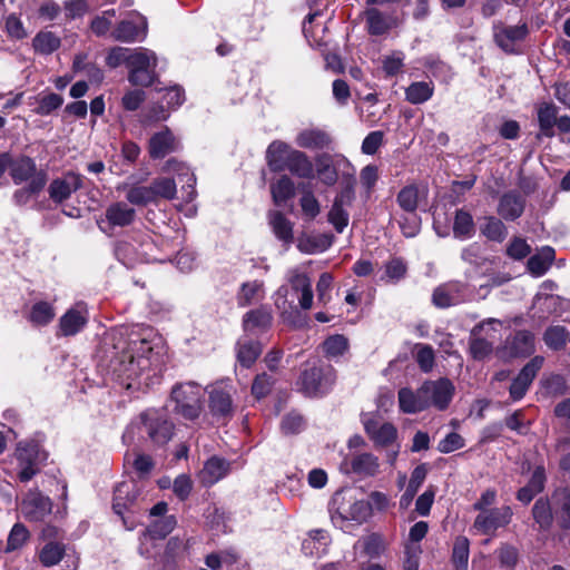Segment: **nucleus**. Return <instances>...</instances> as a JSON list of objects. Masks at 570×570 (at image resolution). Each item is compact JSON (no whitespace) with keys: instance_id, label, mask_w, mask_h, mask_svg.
I'll return each mask as SVG.
<instances>
[{"instance_id":"1","label":"nucleus","mask_w":570,"mask_h":570,"mask_svg":"<svg viewBox=\"0 0 570 570\" xmlns=\"http://www.w3.org/2000/svg\"><path fill=\"white\" fill-rule=\"evenodd\" d=\"M138 432L154 448H164L175 435V423L165 409H147L138 416Z\"/></svg>"},{"instance_id":"2","label":"nucleus","mask_w":570,"mask_h":570,"mask_svg":"<svg viewBox=\"0 0 570 570\" xmlns=\"http://www.w3.org/2000/svg\"><path fill=\"white\" fill-rule=\"evenodd\" d=\"M502 322L497 318H488L476 324L470 332L469 353L475 361H483L489 357L500 333Z\"/></svg>"},{"instance_id":"3","label":"nucleus","mask_w":570,"mask_h":570,"mask_svg":"<svg viewBox=\"0 0 570 570\" xmlns=\"http://www.w3.org/2000/svg\"><path fill=\"white\" fill-rule=\"evenodd\" d=\"M336 381V371L330 365L305 368L297 381L299 391L308 397H318L328 393Z\"/></svg>"},{"instance_id":"4","label":"nucleus","mask_w":570,"mask_h":570,"mask_svg":"<svg viewBox=\"0 0 570 570\" xmlns=\"http://www.w3.org/2000/svg\"><path fill=\"white\" fill-rule=\"evenodd\" d=\"M170 399L175 404L173 411L186 420H196L203 411L204 394L196 383L175 385Z\"/></svg>"},{"instance_id":"5","label":"nucleus","mask_w":570,"mask_h":570,"mask_svg":"<svg viewBox=\"0 0 570 570\" xmlns=\"http://www.w3.org/2000/svg\"><path fill=\"white\" fill-rule=\"evenodd\" d=\"M156 66L157 57L154 51L141 47L132 49L128 63V81L134 86H151Z\"/></svg>"},{"instance_id":"6","label":"nucleus","mask_w":570,"mask_h":570,"mask_svg":"<svg viewBox=\"0 0 570 570\" xmlns=\"http://www.w3.org/2000/svg\"><path fill=\"white\" fill-rule=\"evenodd\" d=\"M16 458L20 468L18 478L21 482H28L39 472V465L47 460V454L38 442L30 440L18 443Z\"/></svg>"},{"instance_id":"7","label":"nucleus","mask_w":570,"mask_h":570,"mask_svg":"<svg viewBox=\"0 0 570 570\" xmlns=\"http://www.w3.org/2000/svg\"><path fill=\"white\" fill-rule=\"evenodd\" d=\"M364 431L377 449L390 448L397 440V429L393 423L383 422L377 416H364Z\"/></svg>"},{"instance_id":"8","label":"nucleus","mask_w":570,"mask_h":570,"mask_svg":"<svg viewBox=\"0 0 570 570\" xmlns=\"http://www.w3.org/2000/svg\"><path fill=\"white\" fill-rule=\"evenodd\" d=\"M421 387L422 394L426 399L428 409L434 406L440 411L448 409L455 391L454 385L449 379L425 381Z\"/></svg>"},{"instance_id":"9","label":"nucleus","mask_w":570,"mask_h":570,"mask_svg":"<svg viewBox=\"0 0 570 570\" xmlns=\"http://www.w3.org/2000/svg\"><path fill=\"white\" fill-rule=\"evenodd\" d=\"M20 511L28 521H42L52 511V501L38 489L29 490L23 497Z\"/></svg>"},{"instance_id":"10","label":"nucleus","mask_w":570,"mask_h":570,"mask_svg":"<svg viewBox=\"0 0 570 570\" xmlns=\"http://www.w3.org/2000/svg\"><path fill=\"white\" fill-rule=\"evenodd\" d=\"M528 32L525 23L507 26L499 21L493 24L494 41L507 53L517 52L518 43L525 39Z\"/></svg>"},{"instance_id":"11","label":"nucleus","mask_w":570,"mask_h":570,"mask_svg":"<svg viewBox=\"0 0 570 570\" xmlns=\"http://www.w3.org/2000/svg\"><path fill=\"white\" fill-rule=\"evenodd\" d=\"M111 366L118 377L136 380L149 368L150 362L144 355L135 357L131 352L122 351L111 361Z\"/></svg>"},{"instance_id":"12","label":"nucleus","mask_w":570,"mask_h":570,"mask_svg":"<svg viewBox=\"0 0 570 570\" xmlns=\"http://www.w3.org/2000/svg\"><path fill=\"white\" fill-rule=\"evenodd\" d=\"M543 356L537 355L521 368L509 389L510 396L513 401H519L525 395L538 372L543 366Z\"/></svg>"},{"instance_id":"13","label":"nucleus","mask_w":570,"mask_h":570,"mask_svg":"<svg viewBox=\"0 0 570 570\" xmlns=\"http://www.w3.org/2000/svg\"><path fill=\"white\" fill-rule=\"evenodd\" d=\"M82 188V176L67 171L61 177L55 178L48 186L49 198L55 204H62L68 200L73 193Z\"/></svg>"},{"instance_id":"14","label":"nucleus","mask_w":570,"mask_h":570,"mask_svg":"<svg viewBox=\"0 0 570 570\" xmlns=\"http://www.w3.org/2000/svg\"><path fill=\"white\" fill-rule=\"evenodd\" d=\"M511 518L512 510L510 507L489 509L476 515L473 527L483 534H491L497 529L510 523Z\"/></svg>"},{"instance_id":"15","label":"nucleus","mask_w":570,"mask_h":570,"mask_svg":"<svg viewBox=\"0 0 570 570\" xmlns=\"http://www.w3.org/2000/svg\"><path fill=\"white\" fill-rule=\"evenodd\" d=\"M465 286L461 282L439 285L432 293V303L438 308H448L464 301Z\"/></svg>"},{"instance_id":"16","label":"nucleus","mask_w":570,"mask_h":570,"mask_svg":"<svg viewBox=\"0 0 570 570\" xmlns=\"http://www.w3.org/2000/svg\"><path fill=\"white\" fill-rule=\"evenodd\" d=\"M209 409L212 414L217 419L226 420L232 416L234 412L232 387L230 386H214L209 392Z\"/></svg>"},{"instance_id":"17","label":"nucleus","mask_w":570,"mask_h":570,"mask_svg":"<svg viewBox=\"0 0 570 570\" xmlns=\"http://www.w3.org/2000/svg\"><path fill=\"white\" fill-rule=\"evenodd\" d=\"M332 142L331 135L317 127L305 128L295 137V144L299 148L309 150L330 149Z\"/></svg>"},{"instance_id":"18","label":"nucleus","mask_w":570,"mask_h":570,"mask_svg":"<svg viewBox=\"0 0 570 570\" xmlns=\"http://www.w3.org/2000/svg\"><path fill=\"white\" fill-rule=\"evenodd\" d=\"M88 322L86 308L78 304L68 309L59 320V333L61 336H73L79 333Z\"/></svg>"},{"instance_id":"19","label":"nucleus","mask_w":570,"mask_h":570,"mask_svg":"<svg viewBox=\"0 0 570 570\" xmlns=\"http://www.w3.org/2000/svg\"><path fill=\"white\" fill-rule=\"evenodd\" d=\"M525 198L517 190L504 193L497 207V213L505 220H515L524 212Z\"/></svg>"},{"instance_id":"20","label":"nucleus","mask_w":570,"mask_h":570,"mask_svg":"<svg viewBox=\"0 0 570 570\" xmlns=\"http://www.w3.org/2000/svg\"><path fill=\"white\" fill-rule=\"evenodd\" d=\"M139 21L122 20L112 30V38L121 42H135L144 40L147 33V22L144 17Z\"/></svg>"},{"instance_id":"21","label":"nucleus","mask_w":570,"mask_h":570,"mask_svg":"<svg viewBox=\"0 0 570 570\" xmlns=\"http://www.w3.org/2000/svg\"><path fill=\"white\" fill-rule=\"evenodd\" d=\"M140 495V490L132 482H121L119 483L114 491V502L112 509L114 512L124 518L125 510L130 509L138 500Z\"/></svg>"},{"instance_id":"22","label":"nucleus","mask_w":570,"mask_h":570,"mask_svg":"<svg viewBox=\"0 0 570 570\" xmlns=\"http://www.w3.org/2000/svg\"><path fill=\"white\" fill-rule=\"evenodd\" d=\"M9 169L10 176L16 185L28 180L30 181L42 170H38L35 160L28 156H21L17 159L10 158Z\"/></svg>"},{"instance_id":"23","label":"nucleus","mask_w":570,"mask_h":570,"mask_svg":"<svg viewBox=\"0 0 570 570\" xmlns=\"http://www.w3.org/2000/svg\"><path fill=\"white\" fill-rule=\"evenodd\" d=\"M293 147L285 141L274 140L266 150V161L274 173L286 170V161L291 157Z\"/></svg>"},{"instance_id":"24","label":"nucleus","mask_w":570,"mask_h":570,"mask_svg":"<svg viewBox=\"0 0 570 570\" xmlns=\"http://www.w3.org/2000/svg\"><path fill=\"white\" fill-rule=\"evenodd\" d=\"M176 149L177 141L168 128L154 134L149 140V154L154 159L164 158Z\"/></svg>"},{"instance_id":"25","label":"nucleus","mask_w":570,"mask_h":570,"mask_svg":"<svg viewBox=\"0 0 570 570\" xmlns=\"http://www.w3.org/2000/svg\"><path fill=\"white\" fill-rule=\"evenodd\" d=\"M105 216L111 226L126 227L135 222L136 210L125 202H116L107 207Z\"/></svg>"},{"instance_id":"26","label":"nucleus","mask_w":570,"mask_h":570,"mask_svg":"<svg viewBox=\"0 0 570 570\" xmlns=\"http://www.w3.org/2000/svg\"><path fill=\"white\" fill-rule=\"evenodd\" d=\"M229 470V463L220 458L208 459L199 472L198 478L203 485L210 487L222 480Z\"/></svg>"},{"instance_id":"27","label":"nucleus","mask_w":570,"mask_h":570,"mask_svg":"<svg viewBox=\"0 0 570 570\" xmlns=\"http://www.w3.org/2000/svg\"><path fill=\"white\" fill-rule=\"evenodd\" d=\"M507 348L512 357H525L534 352V335L529 331H518L507 340Z\"/></svg>"},{"instance_id":"28","label":"nucleus","mask_w":570,"mask_h":570,"mask_svg":"<svg viewBox=\"0 0 570 570\" xmlns=\"http://www.w3.org/2000/svg\"><path fill=\"white\" fill-rule=\"evenodd\" d=\"M397 396L400 410L403 413L413 414L428 409L426 399L422 394L421 386L415 392L409 387H403L399 391Z\"/></svg>"},{"instance_id":"29","label":"nucleus","mask_w":570,"mask_h":570,"mask_svg":"<svg viewBox=\"0 0 570 570\" xmlns=\"http://www.w3.org/2000/svg\"><path fill=\"white\" fill-rule=\"evenodd\" d=\"M273 316L267 307H259L247 312L243 318V327L247 333L256 334L271 327Z\"/></svg>"},{"instance_id":"30","label":"nucleus","mask_w":570,"mask_h":570,"mask_svg":"<svg viewBox=\"0 0 570 570\" xmlns=\"http://www.w3.org/2000/svg\"><path fill=\"white\" fill-rule=\"evenodd\" d=\"M554 257V248L551 246H543L528 259L527 268L534 277L543 276L551 267Z\"/></svg>"},{"instance_id":"31","label":"nucleus","mask_w":570,"mask_h":570,"mask_svg":"<svg viewBox=\"0 0 570 570\" xmlns=\"http://www.w3.org/2000/svg\"><path fill=\"white\" fill-rule=\"evenodd\" d=\"M380 460L371 452L356 453L351 459V469L364 478L375 476L380 473Z\"/></svg>"},{"instance_id":"32","label":"nucleus","mask_w":570,"mask_h":570,"mask_svg":"<svg viewBox=\"0 0 570 570\" xmlns=\"http://www.w3.org/2000/svg\"><path fill=\"white\" fill-rule=\"evenodd\" d=\"M286 163V170L291 171L294 176L304 179L314 177L313 163L304 151L293 148L291 157Z\"/></svg>"},{"instance_id":"33","label":"nucleus","mask_w":570,"mask_h":570,"mask_svg":"<svg viewBox=\"0 0 570 570\" xmlns=\"http://www.w3.org/2000/svg\"><path fill=\"white\" fill-rule=\"evenodd\" d=\"M165 169L167 171L177 173L180 180L184 179L185 185L181 187L183 198L186 202H193L196 198L197 191L195 189L196 177L193 173H189V169L183 165L177 163L174 159H170L166 163Z\"/></svg>"},{"instance_id":"34","label":"nucleus","mask_w":570,"mask_h":570,"mask_svg":"<svg viewBox=\"0 0 570 570\" xmlns=\"http://www.w3.org/2000/svg\"><path fill=\"white\" fill-rule=\"evenodd\" d=\"M121 188L126 191L125 197L131 205L146 206L156 203L151 185L124 184Z\"/></svg>"},{"instance_id":"35","label":"nucleus","mask_w":570,"mask_h":570,"mask_svg":"<svg viewBox=\"0 0 570 570\" xmlns=\"http://www.w3.org/2000/svg\"><path fill=\"white\" fill-rule=\"evenodd\" d=\"M262 353V346L258 341L242 337L237 342V360L244 367H249Z\"/></svg>"},{"instance_id":"36","label":"nucleus","mask_w":570,"mask_h":570,"mask_svg":"<svg viewBox=\"0 0 570 570\" xmlns=\"http://www.w3.org/2000/svg\"><path fill=\"white\" fill-rule=\"evenodd\" d=\"M475 234L472 215L464 209H456L453 222V236L458 239H470Z\"/></svg>"},{"instance_id":"37","label":"nucleus","mask_w":570,"mask_h":570,"mask_svg":"<svg viewBox=\"0 0 570 570\" xmlns=\"http://www.w3.org/2000/svg\"><path fill=\"white\" fill-rule=\"evenodd\" d=\"M480 233L491 242L502 243L508 236V228L500 218L485 216L480 226Z\"/></svg>"},{"instance_id":"38","label":"nucleus","mask_w":570,"mask_h":570,"mask_svg":"<svg viewBox=\"0 0 570 570\" xmlns=\"http://www.w3.org/2000/svg\"><path fill=\"white\" fill-rule=\"evenodd\" d=\"M433 94L432 81H415L405 89V99L412 105H421L430 100Z\"/></svg>"},{"instance_id":"39","label":"nucleus","mask_w":570,"mask_h":570,"mask_svg":"<svg viewBox=\"0 0 570 570\" xmlns=\"http://www.w3.org/2000/svg\"><path fill=\"white\" fill-rule=\"evenodd\" d=\"M367 23V31L373 36H381L386 33L392 28L390 17L381 12L376 8H371L365 11Z\"/></svg>"},{"instance_id":"40","label":"nucleus","mask_w":570,"mask_h":570,"mask_svg":"<svg viewBox=\"0 0 570 570\" xmlns=\"http://www.w3.org/2000/svg\"><path fill=\"white\" fill-rule=\"evenodd\" d=\"M48 175L45 170L31 179L28 185L14 191L13 199L18 205H24L29 202L31 196L39 194L46 186Z\"/></svg>"},{"instance_id":"41","label":"nucleus","mask_w":570,"mask_h":570,"mask_svg":"<svg viewBox=\"0 0 570 570\" xmlns=\"http://www.w3.org/2000/svg\"><path fill=\"white\" fill-rule=\"evenodd\" d=\"M557 107L553 104H542L538 109L540 135L538 137H553L557 122Z\"/></svg>"},{"instance_id":"42","label":"nucleus","mask_w":570,"mask_h":570,"mask_svg":"<svg viewBox=\"0 0 570 570\" xmlns=\"http://www.w3.org/2000/svg\"><path fill=\"white\" fill-rule=\"evenodd\" d=\"M316 173L321 181L326 186H333L338 178L330 154H320L315 157Z\"/></svg>"},{"instance_id":"43","label":"nucleus","mask_w":570,"mask_h":570,"mask_svg":"<svg viewBox=\"0 0 570 570\" xmlns=\"http://www.w3.org/2000/svg\"><path fill=\"white\" fill-rule=\"evenodd\" d=\"M271 193L273 202L279 206L295 196L294 181L287 175H283L271 185Z\"/></svg>"},{"instance_id":"44","label":"nucleus","mask_w":570,"mask_h":570,"mask_svg":"<svg viewBox=\"0 0 570 570\" xmlns=\"http://www.w3.org/2000/svg\"><path fill=\"white\" fill-rule=\"evenodd\" d=\"M66 553V546L57 541L47 542L39 551V561L43 567L57 566Z\"/></svg>"},{"instance_id":"45","label":"nucleus","mask_w":570,"mask_h":570,"mask_svg":"<svg viewBox=\"0 0 570 570\" xmlns=\"http://www.w3.org/2000/svg\"><path fill=\"white\" fill-rule=\"evenodd\" d=\"M60 45V38L51 31H40L32 40L35 51L45 56L51 55Z\"/></svg>"},{"instance_id":"46","label":"nucleus","mask_w":570,"mask_h":570,"mask_svg":"<svg viewBox=\"0 0 570 570\" xmlns=\"http://www.w3.org/2000/svg\"><path fill=\"white\" fill-rule=\"evenodd\" d=\"M268 218L275 236L284 243H291L293 240L292 223L281 212H271Z\"/></svg>"},{"instance_id":"47","label":"nucleus","mask_w":570,"mask_h":570,"mask_svg":"<svg viewBox=\"0 0 570 570\" xmlns=\"http://www.w3.org/2000/svg\"><path fill=\"white\" fill-rule=\"evenodd\" d=\"M543 341L549 348L559 351L570 341V332L561 325L549 326L543 334Z\"/></svg>"},{"instance_id":"48","label":"nucleus","mask_w":570,"mask_h":570,"mask_svg":"<svg viewBox=\"0 0 570 570\" xmlns=\"http://www.w3.org/2000/svg\"><path fill=\"white\" fill-rule=\"evenodd\" d=\"M426 473H428V470L424 464L417 465L412 471L406 490L400 500L401 507H407L411 503V501L415 497L419 488L422 485V483L426 476Z\"/></svg>"},{"instance_id":"49","label":"nucleus","mask_w":570,"mask_h":570,"mask_svg":"<svg viewBox=\"0 0 570 570\" xmlns=\"http://www.w3.org/2000/svg\"><path fill=\"white\" fill-rule=\"evenodd\" d=\"M323 352L327 358L343 356L350 348L348 338L342 334L328 336L322 344Z\"/></svg>"},{"instance_id":"50","label":"nucleus","mask_w":570,"mask_h":570,"mask_svg":"<svg viewBox=\"0 0 570 570\" xmlns=\"http://www.w3.org/2000/svg\"><path fill=\"white\" fill-rule=\"evenodd\" d=\"M56 316L53 306L48 302H37L32 305L29 321L36 326L49 324Z\"/></svg>"},{"instance_id":"51","label":"nucleus","mask_w":570,"mask_h":570,"mask_svg":"<svg viewBox=\"0 0 570 570\" xmlns=\"http://www.w3.org/2000/svg\"><path fill=\"white\" fill-rule=\"evenodd\" d=\"M263 291V282L252 281L243 283L239 292L237 293V304L240 307L250 305L255 299L259 297Z\"/></svg>"},{"instance_id":"52","label":"nucleus","mask_w":570,"mask_h":570,"mask_svg":"<svg viewBox=\"0 0 570 570\" xmlns=\"http://www.w3.org/2000/svg\"><path fill=\"white\" fill-rule=\"evenodd\" d=\"M151 188L155 194V200L159 198L171 200L176 197L177 187L173 178L158 177L151 181Z\"/></svg>"},{"instance_id":"53","label":"nucleus","mask_w":570,"mask_h":570,"mask_svg":"<svg viewBox=\"0 0 570 570\" xmlns=\"http://www.w3.org/2000/svg\"><path fill=\"white\" fill-rule=\"evenodd\" d=\"M399 206L409 214H415L419 202V190L415 186L410 185L402 188L396 197Z\"/></svg>"},{"instance_id":"54","label":"nucleus","mask_w":570,"mask_h":570,"mask_svg":"<svg viewBox=\"0 0 570 570\" xmlns=\"http://www.w3.org/2000/svg\"><path fill=\"white\" fill-rule=\"evenodd\" d=\"M29 538L30 532L26 525L22 523H16L8 535L6 552H12L21 549Z\"/></svg>"},{"instance_id":"55","label":"nucleus","mask_w":570,"mask_h":570,"mask_svg":"<svg viewBox=\"0 0 570 570\" xmlns=\"http://www.w3.org/2000/svg\"><path fill=\"white\" fill-rule=\"evenodd\" d=\"M469 554V540L465 537H458L454 541L452 553V561L456 570H466Z\"/></svg>"},{"instance_id":"56","label":"nucleus","mask_w":570,"mask_h":570,"mask_svg":"<svg viewBox=\"0 0 570 570\" xmlns=\"http://www.w3.org/2000/svg\"><path fill=\"white\" fill-rule=\"evenodd\" d=\"M4 29L7 36L13 40H22L28 36L22 20L16 13L6 17Z\"/></svg>"},{"instance_id":"57","label":"nucleus","mask_w":570,"mask_h":570,"mask_svg":"<svg viewBox=\"0 0 570 570\" xmlns=\"http://www.w3.org/2000/svg\"><path fill=\"white\" fill-rule=\"evenodd\" d=\"M177 520L174 515H165L149 527V533L155 539H164L176 527Z\"/></svg>"},{"instance_id":"58","label":"nucleus","mask_w":570,"mask_h":570,"mask_svg":"<svg viewBox=\"0 0 570 570\" xmlns=\"http://www.w3.org/2000/svg\"><path fill=\"white\" fill-rule=\"evenodd\" d=\"M532 514L540 528L548 529L551 525L552 513L548 501L537 500L532 508Z\"/></svg>"},{"instance_id":"59","label":"nucleus","mask_w":570,"mask_h":570,"mask_svg":"<svg viewBox=\"0 0 570 570\" xmlns=\"http://www.w3.org/2000/svg\"><path fill=\"white\" fill-rule=\"evenodd\" d=\"M497 556L501 567L514 568L519 560V551L515 547L504 543L497 550Z\"/></svg>"},{"instance_id":"60","label":"nucleus","mask_w":570,"mask_h":570,"mask_svg":"<svg viewBox=\"0 0 570 570\" xmlns=\"http://www.w3.org/2000/svg\"><path fill=\"white\" fill-rule=\"evenodd\" d=\"M328 222L334 226L337 233H342L348 224V214L340 202H334L331 210L328 212Z\"/></svg>"},{"instance_id":"61","label":"nucleus","mask_w":570,"mask_h":570,"mask_svg":"<svg viewBox=\"0 0 570 570\" xmlns=\"http://www.w3.org/2000/svg\"><path fill=\"white\" fill-rule=\"evenodd\" d=\"M530 253V245L521 237H514L507 247V255L515 261L525 258Z\"/></svg>"},{"instance_id":"62","label":"nucleus","mask_w":570,"mask_h":570,"mask_svg":"<svg viewBox=\"0 0 570 570\" xmlns=\"http://www.w3.org/2000/svg\"><path fill=\"white\" fill-rule=\"evenodd\" d=\"M360 542H362L364 552L371 558L380 557L384 550L383 540L376 533L363 538Z\"/></svg>"},{"instance_id":"63","label":"nucleus","mask_w":570,"mask_h":570,"mask_svg":"<svg viewBox=\"0 0 570 570\" xmlns=\"http://www.w3.org/2000/svg\"><path fill=\"white\" fill-rule=\"evenodd\" d=\"M404 67V55L400 51L393 52L391 56L384 57L382 68L386 76H395L402 71Z\"/></svg>"},{"instance_id":"64","label":"nucleus","mask_w":570,"mask_h":570,"mask_svg":"<svg viewBox=\"0 0 570 570\" xmlns=\"http://www.w3.org/2000/svg\"><path fill=\"white\" fill-rule=\"evenodd\" d=\"M62 104H63V98L60 95L55 94V92L48 94L39 100V105L37 107V114L49 115L53 110L61 107Z\"/></svg>"}]
</instances>
